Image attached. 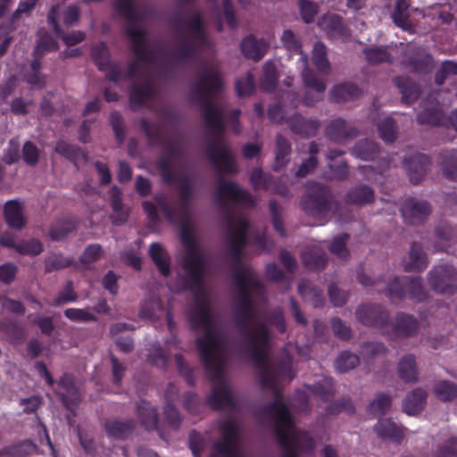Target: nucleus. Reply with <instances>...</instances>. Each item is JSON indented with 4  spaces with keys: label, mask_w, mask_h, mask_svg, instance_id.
I'll list each match as a JSON object with an SVG mask.
<instances>
[{
    "label": "nucleus",
    "mask_w": 457,
    "mask_h": 457,
    "mask_svg": "<svg viewBox=\"0 0 457 457\" xmlns=\"http://www.w3.org/2000/svg\"><path fill=\"white\" fill-rule=\"evenodd\" d=\"M410 4L409 0H397L391 13V18L395 26L412 34L415 32V29L410 20Z\"/></svg>",
    "instance_id": "b1692460"
},
{
    "label": "nucleus",
    "mask_w": 457,
    "mask_h": 457,
    "mask_svg": "<svg viewBox=\"0 0 457 457\" xmlns=\"http://www.w3.org/2000/svg\"><path fill=\"white\" fill-rule=\"evenodd\" d=\"M162 312V306L159 298H151L145 300L141 305L140 317L147 320H154L159 318V314Z\"/></svg>",
    "instance_id": "864d4df0"
},
{
    "label": "nucleus",
    "mask_w": 457,
    "mask_h": 457,
    "mask_svg": "<svg viewBox=\"0 0 457 457\" xmlns=\"http://www.w3.org/2000/svg\"><path fill=\"white\" fill-rule=\"evenodd\" d=\"M409 297L416 302H423L428 298V293L423 286L420 277H411L408 284Z\"/></svg>",
    "instance_id": "603ef678"
},
{
    "label": "nucleus",
    "mask_w": 457,
    "mask_h": 457,
    "mask_svg": "<svg viewBox=\"0 0 457 457\" xmlns=\"http://www.w3.org/2000/svg\"><path fill=\"white\" fill-rule=\"evenodd\" d=\"M104 252L99 244L87 245L79 257V261L84 264L96 262L104 255Z\"/></svg>",
    "instance_id": "774afa93"
},
{
    "label": "nucleus",
    "mask_w": 457,
    "mask_h": 457,
    "mask_svg": "<svg viewBox=\"0 0 457 457\" xmlns=\"http://www.w3.org/2000/svg\"><path fill=\"white\" fill-rule=\"evenodd\" d=\"M149 254L160 272L164 277H168L170 273V256L162 245L159 243H153L149 247Z\"/></svg>",
    "instance_id": "c9c22d12"
},
{
    "label": "nucleus",
    "mask_w": 457,
    "mask_h": 457,
    "mask_svg": "<svg viewBox=\"0 0 457 457\" xmlns=\"http://www.w3.org/2000/svg\"><path fill=\"white\" fill-rule=\"evenodd\" d=\"M291 152V144L288 139L281 134H277L275 137L273 170L279 171L286 167L289 162Z\"/></svg>",
    "instance_id": "a878e982"
},
{
    "label": "nucleus",
    "mask_w": 457,
    "mask_h": 457,
    "mask_svg": "<svg viewBox=\"0 0 457 457\" xmlns=\"http://www.w3.org/2000/svg\"><path fill=\"white\" fill-rule=\"evenodd\" d=\"M433 393L442 402H452L457 399V384L449 380H442L434 386Z\"/></svg>",
    "instance_id": "c03bdc74"
},
{
    "label": "nucleus",
    "mask_w": 457,
    "mask_h": 457,
    "mask_svg": "<svg viewBox=\"0 0 457 457\" xmlns=\"http://www.w3.org/2000/svg\"><path fill=\"white\" fill-rule=\"evenodd\" d=\"M374 429L379 437L390 439L397 444H400L404 437V429L397 427L389 419L379 420Z\"/></svg>",
    "instance_id": "c85d7f7f"
},
{
    "label": "nucleus",
    "mask_w": 457,
    "mask_h": 457,
    "mask_svg": "<svg viewBox=\"0 0 457 457\" xmlns=\"http://www.w3.org/2000/svg\"><path fill=\"white\" fill-rule=\"evenodd\" d=\"M395 85L400 89L402 94V102L411 104L420 96V88L416 83L405 77H395L394 79Z\"/></svg>",
    "instance_id": "473e14b6"
},
{
    "label": "nucleus",
    "mask_w": 457,
    "mask_h": 457,
    "mask_svg": "<svg viewBox=\"0 0 457 457\" xmlns=\"http://www.w3.org/2000/svg\"><path fill=\"white\" fill-rule=\"evenodd\" d=\"M417 119L420 124L439 125L446 122V118L438 105L424 106L423 110L419 112Z\"/></svg>",
    "instance_id": "ea45409f"
},
{
    "label": "nucleus",
    "mask_w": 457,
    "mask_h": 457,
    "mask_svg": "<svg viewBox=\"0 0 457 457\" xmlns=\"http://www.w3.org/2000/svg\"><path fill=\"white\" fill-rule=\"evenodd\" d=\"M135 411L140 424L147 430L157 428L159 418L156 409L147 401L140 400L136 403Z\"/></svg>",
    "instance_id": "412c9836"
},
{
    "label": "nucleus",
    "mask_w": 457,
    "mask_h": 457,
    "mask_svg": "<svg viewBox=\"0 0 457 457\" xmlns=\"http://www.w3.org/2000/svg\"><path fill=\"white\" fill-rule=\"evenodd\" d=\"M289 129L303 137H314L320 128L318 120L305 119L300 114H295L286 120Z\"/></svg>",
    "instance_id": "2eb2a0df"
},
{
    "label": "nucleus",
    "mask_w": 457,
    "mask_h": 457,
    "mask_svg": "<svg viewBox=\"0 0 457 457\" xmlns=\"http://www.w3.org/2000/svg\"><path fill=\"white\" fill-rule=\"evenodd\" d=\"M4 220L8 226L21 229L26 226L22 204L17 200L8 201L4 205Z\"/></svg>",
    "instance_id": "cd10ccee"
},
{
    "label": "nucleus",
    "mask_w": 457,
    "mask_h": 457,
    "mask_svg": "<svg viewBox=\"0 0 457 457\" xmlns=\"http://www.w3.org/2000/svg\"><path fill=\"white\" fill-rule=\"evenodd\" d=\"M223 88L222 74L217 64L205 65L191 88L192 97L197 101L203 112V120L207 130L206 153L218 173L215 201L226 210V232L224 244L229 259L233 262L235 299H267L264 283L257 277L254 270L241 262L244 248L247 243L248 220L239 214L229 212L228 201L240 203L247 207L256 205V200L236 182H227L224 174H236L238 169L230 146L222 138L225 121L236 135L243 131L239 108L227 109L220 106L210 98Z\"/></svg>",
    "instance_id": "f257e3e1"
},
{
    "label": "nucleus",
    "mask_w": 457,
    "mask_h": 457,
    "mask_svg": "<svg viewBox=\"0 0 457 457\" xmlns=\"http://www.w3.org/2000/svg\"><path fill=\"white\" fill-rule=\"evenodd\" d=\"M398 377L405 383H416L419 380V369L416 357L412 353H406L397 362Z\"/></svg>",
    "instance_id": "aec40b11"
},
{
    "label": "nucleus",
    "mask_w": 457,
    "mask_h": 457,
    "mask_svg": "<svg viewBox=\"0 0 457 457\" xmlns=\"http://www.w3.org/2000/svg\"><path fill=\"white\" fill-rule=\"evenodd\" d=\"M302 79L303 86L307 89L303 96V103L307 106H312L323 98L327 85L308 68L303 70Z\"/></svg>",
    "instance_id": "9d476101"
},
{
    "label": "nucleus",
    "mask_w": 457,
    "mask_h": 457,
    "mask_svg": "<svg viewBox=\"0 0 457 457\" xmlns=\"http://www.w3.org/2000/svg\"><path fill=\"white\" fill-rule=\"evenodd\" d=\"M302 262L309 270L320 271L327 267L328 259L322 248L312 245L303 250Z\"/></svg>",
    "instance_id": "f3484780"
},
{
    "label": "nucleus",
    "mask_w": 457,
    "mask_h": 457,
    "mask_svg": "<svg viewBox=\"0 0 457 457\" xmlns=\"http://www.w3.org/2000/svg\"><path fill=\"white\" fill-rule=\"evenodd\" d=\"M115 8L129 23L126 34L134 54V60L125 72L121 71L117 64L111 62L108 48L103 43L92 48V57L98 68L105 71L112 81L143 79V83H135L130 90V104L134 106L141 105L154 96L152 76L154 73H161L172 65L187 62L192 60L199 50L212 46L201 15L196 11L175 21L177 46L167 54L160 46L147 41L145 29L138 23L139 17L134 10L133 0H116Z\"/></svg>",
    "instance_id": "f03ea898"
},
{
    "label": "nucleus",
    "mask_w": 457,
    "mask_h": 457,
    "mask_svg": "<svg viewBox=\"0 0 457 457\" xmlns=\"http://www.w3.org/2000/svg\"><path fill=\"white\" fill-rule=\"evenodd\" d=\"M311 390L323 400L333 395L336 391L334 381L329 378H323L320 381L316 382L311 387Z\"/></svg>",
    "instance_id": "052dcab7"
},
{
    "label": "nucleus",
    "mask_w": 457,
    "mask_h": 457,
    "mask_svg": "<svg viewBox=\"0 0 457 457\" xmlns=\"http://www.w3.org/2000/svg\"><path fill=\"white\" fill-rule=\"evenodd\" d=\"M427 279L430 288L438 294L453 295L457 290V270L451 264L434 266Z\"/></svg>",
    "instance_id": "0eeeda50"
},
{
    "label": "nucleus",
    "mask_w": 457,
    "mask_h": 457,
    "mask_svg": "<svg viewBox=\"0 0 457 457\" xmlns=\"http://www.w3.org/2000/svg\"><path fill=\"white\" fill-rule=\"evenodd\" d=\"M77 223L72 220H60L53 224L49 230V236L54 241H61L68 235L74 232Z\"/></svg>",
    "instance_id": "de8ad7c7"
},
{
    "label": "nucleus",
    "mask_w": 457,
    "mask_h": 457,
    "mask_svg": "<svg viewBox=\"0 0 457 457\" xmlns=\"http://www.w3.org/2000/svg\"><path fill=\"white\" fill-rule=\"evenodd\" d=\"M15 250L21 254L35 256L43 252V245L39 240L33 238L17 245Z\"/></svg>",
    "instance_id": "69168bd1"
},
{
    "label": "nucleus",
    "mask_w": 457,
    "mask_h": 457,
    "mask_svg": "<svg viewBox=\"0 0 457 457\" xmlns=\"http://www.w3.org/2000/svg\"><path fill=\"white\" fill-rule=\"evenodd\" d=\"M299 12L305 23H312L319 12V4L312 0L298 1Z\"/></svg>",
    "instance_id": "4d7b16f0"
},
{
    "label": "nucleus",
    "mask_w": 457,
    "mask_h": 457,
    "mask_svg": "<svg viewBox=\"0 0 457 457\" xmlns=\"http://www.w3.org/2000/svg\"><path fill=\"white\" fill-rule=\"evenodd\" d=\"M349 237V235L346 233L338 235L331 240L328 247L332 255L344 262H348L351 258V253L347 248Z\"/></svg>",
    "instance_id": "4c0bfd02"
},
{
    "label": "nucleus",
    "mask_w": 457,
    "mask_h": 457,
    "mask_svg": "<svg viewBox=\"0 0 457 457\" xmlns=\"http://www.w3.org/2000/svg\"><path fill=\"white\" fill-rule=\"evenodd\" d=\"M111 194V206L112 211L116 213L112 215L111 219L113 224L120 225L126 222L128 218V212L123 210L121 201V192L117 187H112L110 190Z\"/></svg>",
    "instance_id": "58836bf2"
},
{
    "label": "nucleus",
    "mask_w": 457,
    "mask_h": 457,
    "mask_svg": "<svg viewBox=\"0 0 457 457\" xmlns=\"http://www.w3.org/2000/svg\"><path fill=\"white\" fill-rule=\"evenodd\" d=\"M58 48V42L49 33L40 31L34 49V54L36 56L43 57L46 52L56 51Z\"/></svg>",
    "instance_id": "49530a36"
},
{
    "label": "nucleus",
    "mask_w": 457,
    "mask_h": 457,
    "mask_svg": "<svg viewBox=\"0 0 457 457\" xmlns=\"http://www.w3.org/2000/svg\"><path fill=\"white\" fill-rule=\"evenodd\" d=\"M319 153H320V147H319L318 143H316L315 141H312L309 144V147H308L309 157L307 159H305L302 162V164L299 166L298 170L295 172L296 177L304 178L307 175L312 173L316 170V168L319 164V160H318Z\"/></svg>",
    "instance_id": "f704fd0d"
},
{
    "label": "nucleus",
    "mask_w": 457,
    "mask_h": 457,
    "mask_svg": "<svg viewBox=\"0 0 457 457\" xmlns=\"http://www.w3.org/2000/svg\"><path fill=\"white\" fill-rule=\"evenodd\" d=\"M221 441L213 445L214 452L210 457H245L237 445L238 427L232 418H228L220 425Z\"/></svg>",
    "instance_id": "423d86ee"
},
{
    "label": "nucleus",
    "mask_w": 457,
    "mask_h": 457,
    "mask_svg": "<svg viewBox=\"0 0 457 457\" xmlns=\"http://www.w3.org/2000/svg\"><path fill=\"white\" fill-rule=\"evenodd\" d=\"M298 292L306 302H309L313 307L322 306L324 297L322 290L313 285L311 281L303 279L298 284Z\"/></svg>",
    "instance_id": "72a5a7b5"
},
{
    "label": "nucleus",
    "mask_w": 457,
    "mask_h": 457,
    "mask_svg": "<svg viewBox=\"0 0 457 457\" xmlns=\"http://www.w3.org/2000/svg\"><path fill=\"white\" fill-rule=\"evenodd\" d=\"M54 150L58 154L71 161L76 167L85 164L88 161L87 154L79 147L71 145L64 140H59Z\"/></svg>",
    "instance_id": "c756f323"
},
{
    "label": "nucleus",
    "mask_w": 457,
    "mask_h": 457,
    "mask_svg": "<svg viewBox=\"0 0 457 457\" xmlns=\"http://www.w3.org/2000/svg\"><path fill=\"white\" fill-rule=\"evenodd\" d=\"M358 134V129L352 123L340 117L331 120L324 129L328 139L341 145L355 138Z\"/></svg>",
    "instance_id": "1a4fd4ad"
},
{
    "label": "nucleus",
    "mask_w": 457,
    "mask_h": 457,
    "mask_svg": "<svg viewBox=\"0 0 457 457\" xmlns=\"http://www.w3.org/2000/svg\"><path fill=\"white\" fill-rule=\"evenodd\" d=\"M405 63L410 70L417 72H428L433 67L432 57L421 48L410 50Z\"/></svg>",
    "instance_id": "5701e85b"
},
{
    "label": "nucleus",
    "mask_w": 457,
    "mask_h": 457,
    "mask_svg": "<svg viewBox=\"0 0 457 457\" xmlns=\"http://www.w3.org/2000/svg\"><path fill=\"white\" fill-rule=\"evenodd\" d=\"M435 457H457V438H450L437 445Z\"/></svg>",
    "instance_id": "338daca9"
},
{
    "label": "nucleus",
    "mask_w": 457,
    "mask_h": 457,
    "mask_svg": "<svg viewBox=\"0 0 457 457\" xmlns=\"http://www.w3.org/2000/svg\"><path fill=\"white\" fill-rule=\"evenodd\" d=\"M72 262L71 259L64 257L62 254L52 253L45 260V271L49 273L62 270L71 265Z\"/></svg>",
    "instance_id": "5fc2aeb1"
},
{
    "label": "nucleus",
    "mask_w": 457,
    "mask_h": 457,
    "mask_svg": "<svg viewBox=\"0 0 457 457\" xmlns=\"http://www.w3.org/2000/svg\"><path fill=\"white\" fill-rule=\"evenodd\" d=\"M380 137L386 143H393L396 138V128L392 118H386L378 125Z\"/></svg>",
    "instance_id": "680f3d73"
},
{
    "label": "nucleus",
    "mask_w": 457,
    "mask_h": 457,
    "mask_svg": "<svg viewBox=\"0 0 457 457\" xmlns=\"http://www.w3.org/2000/svg\"><path fill=\"white\" fill-rule=\"evenodd\" d=\"M103 426L106 434L115 439H125L129 437L136 428V422L132 419L120 420L107 419Z\"/></svg>",
    "instance_id": "dca6fc26"
},
{
    "label": "nucleus",
    "mask_w": 457,
    "mask_h": 457,
    "mask_svg": "<svg viewBox=\"0 0 457 457\" xmlns=\"http://www.w3.org/2000/svg\"><path fill=\"white\" fill-rule=\"evenodd\" d=\"M312 62L323 74H328L331 71L330 63L327 58V48L321 42H316L312 54Z\"/></svg>",
    "instance_id": "a18cd8bd"
},
{
    "label": "nucleus",
    "mask_w": 457,
    "mask_h": 457,
    "mask_svg": "<svg viewBox=\"0 0 457 457\" xmlns=\"http://www.w3.org/2000/svg\"><path fill=\"white\" fill-rule=\"evenodd\" d=\"M427 396L426 390L416 387L406 395L403 403V411L409 415L420 413L426 405Z\"/></svg>",
    "instance_id": "bb28decb"
},
{
    "label": "nucleus",
    "mask_w": 457,
    "mask_h": 457,
    "mask_svg": "<svg viewBox=\"0 0 457 457\" xmlns=\"http://www.w3.org/2000/svg\"><path fill=\"white\" fill-rule=\"evenodd\" d=\"M443 174L449 179H457V150L445 151L441 161Z\"/></svg>",
    "instance_id": "8fccbe9b"
},
{
    "label": "nucleus",
    "mask_w": 457,
    "mask_h": 457,
    "mask_svg": "<svg viewBox=\"0 0 457 457\" xmlns=\"http://www.w3.org/2000/svg\"><path fill=\"white\" fill-rule=\"evenodd\" d=\"M235 88L237 95L240 97L251 96L255 90L253 76L247 72L237 79L235 82Z\"/></svg>",
    "instance_id": "6e6d98bb"
},
{
    "label": "nucleus",
    "mask_w": 457,
    "mask_h": 457,
    "mask_svg": "<svg viewBox=\"0 0 457 457\" xmlns=\"http://www.w3.org/2000/svg\"><path fill=\"white\" fill-rule=\"evenodd\" d=\"M319 25L331 38H339L346 34L343 18L335 13L324 14Z\"/></svg>",
    "instance_id": "393cba45"
},
{
    "label": "nucleus",
    "mask_w": 457,
    "mask_h": 457,
    "mask_svg": "<svg viewBox=\"0 0 457 457\" xmlns=\"http://www.w3.org/2000/svg\"><path fill=\"white\" fill-rule=\"evenodd\" d=\"M387 353L388 349L383 343L366 341L360 345L358 355L366 364H371L375 359L385 356Z\"/></svg>",
    "instance_id": "7c9ffc66"
},
{
    "label": "nucleus",
    "mask_w": 457,
    "mask_h": 457,
    "mask_svg": "<svg viewBox=\"0 0 457 457\" xmlns=\"http://www.w3.org/2000/svg\"><path fill=\"white\" fill-rule=\"evenodd\" d=\"M428 263L427 253L423 251L421 245L418 243H412L409 252V261L404 265V270L421 271Z\"/></svg>",
    "instance_id": "2f4dec72"
},
{
    "label": "nucleus",
    "mask_w": 457,
    "mask_h": 457,
    "mask_svg": "<svg viewBox=\"0 0 457 457\" xmlns=\"http://www.w3.org/2000/svg\"><path fill=\"white\" fill-rule=\"evenodd\" d=\"M352 153L361 160L370 161L378 156V146L372 140L362 139L355 143L352 149Z\"/></svg>",
    "instance_id": "a19ab883"
},
{
    "label": "nucleus",
    "mask_w": 457,
    "mask_h": 457,
    "mask_svg": "<svg viewBox=\"0 0 457 457\" xmlns=\"http://www.w3.org/2000/svg\"><path fill=\"white\" fill-rule=\"evenodd\" d=\"M271 216V222L274 229L282 237L287 236L282 220V207L275 201L271 200L269 204Z\"/></svg>",
    "instance_id": "13d9d810"
},
{
    "label": "nucleus",
    "mask_w": 457,
    "mask_h": 457,
    "mask_svg": "<svg viewBox=\"0 0 457 457\" xmlns=\"http://www.w3.org/2000/svg\"><path fill=\"white\" fill-rule=\"evenodd\" d=\"M405 222L411 225L421 223L431 213V206L426 201L407 199L401 207Z\"/></svg>",
    "instance_id": "f8f14e48"
},
{
    "label": "nucleus",
    "mask_w": 457,
    "mask_h": 457,
    "mask_svg": "<svg viewBox=\"0 0 457 457\" xmlns=\"http://www.w3.org/2000/svg\"><path fill=\"white\" fill-rule=\"evenodd\" d=\"M367 61L371 64H379L382 62H392L393 56L387 48L383 46L370 47L364 50Z\"/></svg>",
    "instance_id": "3c124183"
},
{
    "label": "nucleus",
    "mask_w": 457,
    "mask_h": 457,
    "mask_svg": "<svg viewBox=\"0 0 457 457\" xmlns=\"http://www.w3.org/2000/svg\"><path fill=\"white\" fill-rule=\"evenodd\" d=\"M283 46L292 53H302V44L298 37L291 30L285 29L281 35Z\"/></svg>",
    "instance_id": "0e129e2a"
},
{
    "label": "nucleus",
    "mask_w": 457,
    "mask_h": 457,
    "mask_svg": "<svg viewBox=\"0 0 457 457\" xmlns=\"http://www.w3.org/2000/svg\"><path fill=\"white\" fill-rule=\"evenodd\" d=\"M361 91L352 83H339L329 90V99L336 104H344L360 97Z\"/></svg>",
    "instance_id": "4be33fe9"
},
{
    "label": "nucleus",
    "mask_w": 457,
    "mask_h": 457,
    "mask_svg": "<svg viewBox=\"0 0 457 457\" xmlns=\"http://www.w3.org/2000/svg\"><path fill=\"white\" fill-rule=\"evenodd\" d=\"M337 205L329 187L318 182L307 185L306 194L301 200L304 213L320 222L328 220V214L337 210Z\"/></svg>",
    "instance_id": "20e7f679"
},
{
    "label": "nucleus",
    "mask_w": 457,
    "mask_h": 457,
    "mask_svg": "<svg viewBox=\"0 0 457 457\" xmlns=\"http://www.w3.org/2000/svg\"><path fill=\"white\" fill-rule=\"evenodd\" d=\"M379 293H383L392 303L402 301L405 297L403 284L396 277L388 278L387 280L382 279Z\"/></svg>",
    "instance_id": "e433bc0d"
},
{
    "label": "nucleus",
    "mask_w": 457,
    "mask_h": 457,
    "mask_svg": "<svg viewBox=\"0 0 457 457\" xmlns=\"http://www.w3.org/2000/svg\"><path fill=\"white\" fill-rule=\"evenodd\" d=\"M269 46L270 45L265 39H257L253 36L246 37L240 44L244 56L255 62L260 61L264 56Z\"/></svg>",
    "instance_id": "6ab92c4d"
},
{
    "label": "nucleus",
    "mask_w": 457,
    "mask_h": 457,
    "mask_svg": "<svg viewBox=\"0 0 457 457\" xmlns=\"http://www.w3.org/2000/svg\"><path fill=\"white\" fill-rule=\"evenodd\" d=\"M278 75L277 67L273 62L268 61L263 65V75L261 79L260 87L265 92H272L277 87Z\"/></svg>",
    "instance_id": "37998d69"
},
{
    "label": "nucleus",
    "mask_w": 457,
    "mask_h": 457,
    "mask_svg": "<svg viewBox=\"0 0 457 457\" xmlns=\"http://www.w3.org/2000/svg\"><path fill=\"white\" fill-rule=\"evenodd\" d=\"M158 123L149 122L145 119L140 121V129L144 131L150 145L163 143L162 129L165 126H174L179 120V113L171 108H162L158 114Z\"/></svg>",
    "instance_id": "6e6552de"
},
{
    "label": "nucleus",
    "mask_w": 457,
    "mask_h": 457,
    "mask_svg": "<svg viewBox=\"0 0 457 457\" xmlns=\"http://www.w3.org/2000/svg\"><path fill=\"white\" fill-rule=\"evenodd\" d=\"M166 154L158 162V168L166 182H172L175 179L170 163L184 154V147L181 142H168L165 144Z\"/></svg>",
    "instance_id": "ddd939ff"
},
{
    "label": "nucleus",
    "mask_w": 457,
    "mask_h": 457,
    "mask_svg": "<svg viewBox=\"0 0 457 457\" xmlns=\"http://www.w3.org/2000/svg\"><path fill=\"white\" fill-rule=\"evenodd\" d=\"M391 407V398L381 393L370 404V411L375 416L385 414Z\"/></svg>",
    "instance_id": "e2e57ef3"
},
{
    "label": "nucleus",
    "mask_w": 457,
    "mask_h": 457,
    "mask_svg": "<svg viewBox=\"0 0 457 457\" xmlns=\"http://www.w3.org/2000/svg\"><path fill=\"white\" fill-rule=\"evenodd\" d=\"M179 199L170 203L162 193L154 199L166 219L180 225V237L186 248L183 268L186 271L182 287L194 295V304L188 319L195 328L204 329V336L197 338L196 346L200 358L207 370L208 377H224V367L228 360V339L226 333L215 324L210 302L202 284L206 271L204 254L195 238L191 220V205L194 195L193 183L185 179L179 186Z\"/></svg>",
    "instance_id": "7ed1b4c3"
},
{
    "label": "nucleus",
    "mask_w": 457,
    "mask_h": 457,
    "mask_svg": "<svg viewBox=\"0 0 457 457\" xmlns=\"http://www.w3.org/2000/svg\"><path fill=\"white\" fill-rule=\"evenodd\" d=\"M357 320L363 326L388 332L391 323L390 312L382 304L367 303L360 304L355 311Z\"/></svg>",
    "instance_id": "39448f33"
},
{
    "label": "nucleus",
    "mask_w": 457,
    "mask_h": 457,
    "mask_svg": "<svg viewBox=\"0 0 457 457\" xmlns=\"http://www.w3.org/2000/svg\"><path fill=\"white\" fill-rule=\"evenodd\" d=\"M375 199L374 190L367 185H357L351 187L344 196L346 204L361 207L372 204Z\"/></svg>",
    "instance_id": "a211bd4d"
},
{
    "label": "nucleus",
    "mask_w": 457,
    "mask_h": 457,
    "mask_svg": "<svg viewBox=\"0 0 457 457\" xmlns=\"http://www.w3.org/2000/svg\"><path fill=\"white\" fill-rule=\"evenodd\" d=\"M403 165L412 184L420 183L426 177L430 166L429 158L423 154L405 156Z\"/></svg>",
    "instance_id": "9b49d317"
},
{
    "label": "nucleus",
    "mask_w": 457,
    "mask_h": 457,
    "mask_svg": "<svg viewBox=\"0 0 457 457\" xmlns=\"http://www.w3.org/2000/svg\"><path fill=\"white\" fill-rule=\"evenodd\" d=\"M455 77H457V63L446 61L436 72V82L437 85H442L446 80L453 81Z\"/></svg>",
    "instance_id": "bf43d9fd"
},
{
    "label": "nucleus",
    "mask_w": 457,
    "mask_h": 457,
    "mask_svg": "<svg viewBox=\"0 0 457 457\" xmlns=\"http://www.w3.org/2000/svg\"><path fill=\"white\" fill-rule=\"evenodd\" d=\"M360 364V356L351 351L341 352L335 360V368L339 373H346Z\"/></svg>",
    "instance_id": "79ce46f5"
},
{
    "label": "nucleus",
    "mask_w": 457,
    "mask_h": 457,
    "mask_svg": "<svg viewBox=\"0 0 457 457\" xmlns=\"http://www.w3.org/2000/svg\"><path fill=\"white\" fill-rule=\"evenodd\" d=\"M390 328L396 338H408L417 335L420 323L414 316L399 312L395 315Z\"/></svg>",
    "instance_id": "4468645a"
},
{
    "label": "nucleus",
    "mask_w": 457,
    "mask_h": 457,
    "mask_svg": "<svg viewBox=\"0 0 457 457\" xmlns=\"http://www.w3.org/2000/svg\"><path fill=\"white\" fill-rule=\"evenodd\" d=\"M249 180L254 190H270L273 178L261 168L254 167L250 172Z\"/></svg>",
    "instance_id": "09e8293b"
}]
</instances>
